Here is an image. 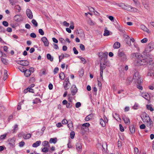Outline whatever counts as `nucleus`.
Instances as JSON below:
<instances>
[{"mask_svg": "<svg viewBox=\"0 0 154 154\" xmlns=\"http://www.w3.org/2000/svg\"><path fill=\"white\" fill-rule=\"evenodd\" d=\"M134 82L135 84L138 85H140L143 81L142 79L140 78V76L137 73H135L133 77Z\"/></svg>", "mask_w": 154, "mask_h": 154, "instance_id": "f257e3e1", "label": "nucleus"}, {"mask_svg": "<svg viewBox=\"0 0 154 154\" xmlns=\"http://www.w3.org/2000/svg\"><path fill=\"white\" fill-rule=\"evenodd\" d=\"M149 59L148 58H145L144 59H140L138 60L137 62L139 63L140 65H147L148 63V61Z\"/></svg>", "mask_w": 154, "mask_h": 154, "instance_id": "f03ea898", "label": "nucleus"}, {"mask_svg": "<svg viewBox=\"0 0 154 154\" xmlns=\"http://www.w3.org/2000/svg\"><path fill=\"white\" fill-rule=\"evenodd\" d=\"M16 62L22 66H27L29 64V62L26 60H22L17 61Z\"/></svg>", "mask_w": 154, "mask_h": 154, "instance_id": "7ed1b4c3", "label": "nucleus"}, {"mask_svg": "<svg viewBox=\"0 0 154 154\" xmlns=\"http://www.w3.org/2000/svg\"><path fill=\"white\" fill-rule=\"evenodd\" d=\"M145 119L146 122L148 124L149 126L150 127H151V125L152 124V122L151 120V119L148 114H146L145 116Z\"/></svg>", "mask_w": 154, "mask_h": 154, "instance_id": "20e7f679", "label": "nucleus"}, {"mask_svg": "<svg viewBox=\"0 0 154 154\" xmlns=\"http://www.w3.org/2000/svg\"><path fill=\"white\" fill-rule=\"evenodd\" d=\"M118 5L122 8L126 10L127 11H129L130 10V5H125V4L122 3L120 4H118Z\"/></svg>", "mask_w": 154, "mask_h": 154, "instance_id": "39448f33", "label": "nucleus"}, {"mask_svg": "<svg viewBox=\"0 0 154 154\" xmlns=\"http://www.w3.org/2000/svg\"><path fill=\"white\" fill-rule=\"evenodd\" d=\"M71 91L72 95L73 96L75 95L77 92L78 89L75 85H73L70 88Z\"/></svg>", "mask_w": 154, "mask_h": 154, "instance_id": "423d86ee", "label": "nucleus"}, {"mask_svg": "<svg viewBox=\"0 0 154 154\" xmlns=\"http://www.w3.org/2000/svg\"><path fill=\"white\" fill-rule=\"evenodd\" d=\"M131 56L132 58L140 59L143 58L141 55L137 53H133L131 54Z\"/></svg>", "mask_w": 154, "mask_h": 154, "instance_id": "0eeeda50", "label": "nucleus"}, {"mask_svg": "<svg viewBox=\"0 0 154 154\" xmlns=\"http://www.w3.org/2000/svg\"><path fill=\"white\" fill-rule=\"evenodd\" d=\"M14 20L17 22H20L23 20V18L21 15H16L14 18Z\"/></svg>", "mask_w": 154, "mask_h": 154, "instance_id": "6e6552de", "label": "nucleus"}, {"mask_svg": "<svg viewBox=\"0 0 154 154\" xmlns=\"http://www.w3.org/2000/svg\"><path fill=\"white\" fill-rule=\"evenodd\" d=\"M42 41L44 43L45 46L48 47L49 45V42L47 38L45 37H43L41 38Z\"/></svg>", "mask_w": 154, "mask_h": 154, "instance_id": "1a4fd4ad", "label": "nucleus"}, {"mask_svg": "<svg viewBox=\"0 0 154 154\" xmlns=\"http://www.w3.org/2000/svg\"><path fill=\"white\" fill-rule=\"evenodd\" d=\"M26 14L28 17L30 19L33 18V15L31 11L29 9H27L26 11Z\"/></svg>", "mask_w": 154, "mask_h": 154, "instance_id": "9d476101", "label": "nucleus"}, {"mask_svg": "<svg viewBox=\"0 0 154 154\" xmlns=\"http://www.w3.org/2000/svg\"><path fill=\"white\" fill-rule=\"evenodd\" d=\"M71 85L70 83L64 82L63 84V87L65 90H67L69 89Z\"/></svg>", "mask_w": 154, "mask_h": 154, "instance_id": "9b49d317", "label": "nucleus"}, {"mask_svg": "<svg viewBox=\"0 0 154 154\" xmlns=\"http://www.w3.org/2000/svg\"><path fill=\"white\" fill-rule=\"evenodd\" d=\"M94 117V114H90L87 116L85 118V120L86 121H88L89 120L92 119Z\"/></svg>", "mask_w": 154, "mask_h": 154, "instance_id": "f8f14e48", "label": "nucleus"}, {"mask_svg": "<svg viewBox=\"0 0 154 154\" xmlns=\"http://www.w3.org/2000/svg\"><path fill=\"white\" fill-rule=\"evenodd\" d=\"M41 141H37L33 144L32 146L34 147H36L39 146L41 144Z\"/></svg>", "mask_w": 154, "mask_h": 154, "instance_id": "ddd939ff", "label": "nucleus"}, {"mask_svg": "<svg viewBox=\"0 0 154 154\" xmlns=\"http://www.w3.org/2000/svg\"><path fill=\"white\" fill-rule=\"evenodd\" d=\"M147 65H148L150 68H153L154 67V63L150 59L149 60L148 63Z\"/></svg>", "mask_w": 154, "mask_h": 154, "instance_id": "4468645a", "label": "nucleus"}, {"mask_svg": "<svg viewBox=\"0 0 154 154\" xmlns=\"http://www.w3.org/2000/svg\"><path fill=\"white\" fill-rule=\"evenodd\" d=\"M140 28L144 31L146 32L147 33H149V29L147 28L145 26L143 25H141L140 26Z\"/></svg>", "mask_w": 154, "mask_h": 154, "instance_id": "2eb2a0df", "label": "nucleus"}, {"mask_svg": "<svg viewBox=\"0 0 154 154\" xmlns=\"http://www.w3.org/2000/svg\"><path fill=\"white\" fill-rule=\"evenodd\" d=\"M118 54L119 56L121 57L126 55L124 52L121 49H119V50Z\"/></svg>", "mask_w": 154, "mask_h": 154, "instance_id": "dca6fc26", "label": "nucleus"}, {"mask_svg": "<svg viewBox=\"0 0 154 154\" xmlns=\"http://www.w3.org/2000/svg\"><path fill=\"white\" fill-rule=\"evenodd\" d=\"M90 126V124L89 123H86L83 124L81 128V130H83L85 129L84 127L86 128L89 127Z\"/></svg>", "mask_w": 154, "mask_h": 154, "instance_id": "f3484780", "label": "nucleus"}, {"mask_svg": "<svg viewBox=\"0 0 154 154\" xmlns=\"http://www.w3.org/2000/svg\"><path fill=\"white\" fill-rule=\"evenodd\" d=\"M67 126L70 130L73 129V126L72 122L71 121H68Z\"/></svg>", "mask_w": 154, "mask_h": 154, "instance_id": "a211bd4d", "label": "nucleus"}, {"mask_svg": "<svg viewBox=\"0 0 154 154\" xmlns=\"http://www.w3.org/2000/svg\"><path fill=\"white\" fill-rule=\"evenodd\" d=\"M129 7H130V10L129 11H128L133 12H137L138 11V10L137 9L132 7L131 6H130Z\"/></svg>", "mask_w": 154, "mask_h": 154, "instance_id": "6ab92c4d", "label": "nucleus"}, {"mask_svg": "<svg viewBox=\"0 0 154 154\" xmlns=\"http://www.w3.org/2000/svg\"><path fill=\"white\" fill-rule=\"evenodd\" d=\"M129 129L130 132L132 134H133L135 132V129L134 125L130 126L129 127Z\"/></svg>", "mask_w": 154, "mask_h": 154, "instance_id": "aec40b11", "label": "nucleus"}, {"mask_svg": "<svg viewBox=\"0 0 154 154\" xmlns=\"http://www.w3.org/2000/svg\"><path fill=\"white\" fill-rule=\"evenodd\" d=\"M113 46L114 48H118L120 47V44L119 42H116L114 44Z\"/></svg>", "mask_w": 154, "mask_h": 154, "instance_id": "412c9836", "label": "nucleus"}, {"mask_svg": "<svg viewBox=\"0 0 154 154\" xmlns=\"http://www.w3.org/2000/svg\"><path fill=\"white\" fill-rule=\"evenodd\" d=\"M76 149L78 151H80V150H81L82 148V146L80 142H78L76 144Z\"/></svg>", "mask_w": 154, "mask_h": 154, "instance_id": "4be33fe9", "label": "nucleus"}, {"mask_svg": "<svg viewBox=\"0 0 154 154\" xmlns=\"http://www.w3.org/2000/svg\"><path fill=\"white\" fill-rule=\"evenodd\" d=\"M147 75L151 77H152L154 76V71L152 69L149 70V72L147 73Z\"/></svg>", "mask_w": 154, "mask_h": 154, "instance_id": "5701e85b", "label": "nucleus"}, {"mask_svg": "<svg viewBox=\"0 0 154 154\" xmlns=\"http://www.w3.org/2000/svg\"><path fill=\"white\" fill-rule=\"evenodd\" d=\"M57 141V138H51L49 140V142L51 143H55Z\"/></svg>", "mask_w": 154, "mask_h": 154, "instance_id": "b1692460", "label": "nucleus"}, {"mask_svg": "<svg viewBox=\"0 0 154 154\" xmlns=\"http://www.w3.org/2000/svg\"><path fill=\"white\" fill-rule=\"evenodd\" d=\"M123 119L126 124H129L130 122L129 119L127 117H125L123 118Z\"/></svg>", "mask_w": 154, "mask_h": 154, "instance_id": "393cba45", "label": "nucleus"}, {"mask_svg": "<svg viewBox=\"0 0 154 154\" xmlns=\"http://www.w3.org/2000/svg\"><path fill=\"white\" fill-rule=\"evenodd\" d=\"M153 43L151 42L149 43L148 45L147 48H149L150 49L149 50V51H151L153 49Z\"/></svg>", "mask_w": 154, "mask_h": 154, "instance_id": "a878e982", "label": "nucleus"}, {"mask_svg": "<svg viewBox=\"0 0 154 154\" xmlns=\"http://www.w3.org/2000/svg\"><path fill=\"white\" fill-rule=\"evenodd\" d=\"M105 64L103 63V65H102L101 63H100V72H103V70L106 68V67L105 66Z\"/></svg>", "mask_w": 154, "mask_h": 154, "instance_id": "bb28decb", "label": "nucleus"}, {"mask_svg": "<svg viewBox=\"0 0 154 154\" xmlns=\"http://www.w3.org/2000/svg\"><path fill=\"white\" fill-rule=\"evenodd\" d=\"M25 75L26 77L29 76L31 74V73L30 71H29L28 70H27L24 72Z\"/></svg>", "mask_w": 154, "mask_h": 154, "instance_id": "cd10ccee", "label": "nucleus"}, {"mask_svg": "<svg viewBox=\"0 0 154 154\" xmlns=\"http://www.w3.org/2000/svg\"><path fill=\"white\" fill-rule=\"evenodd\" d=\"M132 82V79L131 77H128L126 81V84L127 85H128L130 84Z\"/></svg>", "mask_w": 154, "mask_h": 154, "instance_id": "c85d7f7f", "label": "nucleus"}, {"mask_svg": "<svg viewBox=\"0 0 154 154\" xmlns=\"http://www.w3.org/2000/svg\"><path fill=\"white\" fill-rule=\"evenodd\" d=\"M47 58L48 59L50 60L51 61H52L53 60V57H51L50 54H47Z\"/></svg>", "mask_w": 154, "mask_h": 154, "instance_id": "c756f323", "label": "nucleus"}, {"mask_svg": "<svg viewBox=\"0 0 154 154\" xmlns=\"http://www.w3.org/2000/svg\"><path fill=\"white\" fill-rule=\"evenodd\" d=\"M142 95L143 97L146 100H148L149 97V95L148 93H142Z\"/></svg>", "mask_w": 154, "mask_h": 154, "instance_id": "7c9ffc66", "label": "nucleus"}, {"mask_svg": "<svg viewBox=\"0 0 154 154\" xmlns=\"http://www.w3.org/2000/svg\"><path fill=\"white\" fill-rule=\"evenodd\" d=\"M18 69L21 72H24L26 70V69L25 67L22 66H19Z\"/></svg>", "mask_w": 154, "mask_h": 154, "instance_id": "2f4dec72", "label": "nucleus"}, {"mask_svg": "<svg viewBox=\"0 0 154 154\" xmlns=\"http://www.w3.org/2000/svg\"><path fill=\"white\" fill-rule=\"evenodd\" d=\"M101 146L104 151L107 149V144L106 142L103 143Z\"/></svg>", "mask_w": 154, "mask_h": 154, "instance_id": "473e14b6", "label": "nucleus"}, {"mask_svg": "<svg viewBox=\"0 0 154 154\" xmlns=\"http://www.w3.org/2000/svg\"><path fill=\"white\" fill-rule=\"evenodd\" d=\"M105 122L102 119H100V123L103 127H105L106 125Z\"/></svg>", "mask_w": 154, "mask_h": 154, "instance_id": "72a5a7b5", "label": "nucleus"}, {"mask_svg": "<svg viewBox=\"0 0 154 154\" xmlns=\"http://www.w3.org/2000/svg\"><path fill=\"white\" fill-rule=\"evenodd\" d=\"M146 107L147 109L150 110L151 111H153L154 110V109L152 107L151 105H147Z\"/></svg>", "mask_w": 154, "mask_h": 154, "instance_id": "f704fd0d", "label": "nucleus"}, {"mask_svg": "<svg viewBox=\"0 0 154 154\" xmlns=\"http://www.w3.org/2000/svg\"><path fill=\"white\" fill-rule=\"evenodd\" d=\"M110 35V32L109 31L106 29H105L104 33L103 34V35L104 36H107Z\"/></svg>", "mask_w": 154, "mask_h": 154, "instance_id": "c9c22d12", "label": "nucleus"}, {"mask_svg": "<svg viewBox=\"0 0 154 154\" xmlns=\"http://www.w3.org/2000/svg\"><path fill=\"white\" fill-rule=\"evenodd\" d=\"M8 77V74H7V71L6 70H5L4 72V76L3 77V79L5 81V80Z\"/></svg>", "mask_w": 154, "mask_h": 154, "instance_id": "e433bc0d", "label": "nucleus"}, {"mask_svg": "<svg viewBox=\"0 0 154 154\" xmlns=\"http://www.w3.org/2000/svg\"><path fill=\"white\" fill-rule=\"evenodd\" d=\"M59 78L61 80H63L65 78V75L63 72H61L59 75Z\"/></svg>", "mask_w": 154, "mask_h": 154, "instance_id": "4c0bfd02", "label": "nucleus"}, {"mask_svg": "<svg viewBox=\"0 0 154 154\" xmlns=\"http://www.w3.org/2000/svg\"><path fill=\"white\" fill-rule=\"evenodd\" d=\"M31 22L35 26L37 27L38 26V23L35 19L32 20Z\"/></svg>", "mask_w": 154, "mask_h": 154, "instance_id": "58836bf2", "label": "nucleus"}, {"mask_svg": "<svg viewBox=\"0 0 154 154\" xmlns=\"http://www.w3.org/2000/svg\"><path fill=\"white\" fill-rule=\"evenodd\" d=\"M81 60L82 62L83 63L85 64L86 63V60L85 59H84V58L82 57L81 56H79L78 57Z\"/></svg>", "mask_w": 154, "mask_h": 154, "instance_id": "ea45409f", "label": "nucleus"}, {"mask_svg": "<svg viewBox=\"0 0 154 154\" xmlns=\"http://www.w3.org/2000/svg\"><path fill=\"white\" fill-rule=\"evenodd\" d=\"M31 137V134H28L25 135L23 137L25 139H27L30 138Z\"/></svg>", "mask_w": 154, "mask_h": 154, "instance_id": "a19ab883", "label": "nucleus"}, {"mask_svg": "<svg viewBox=\"0 0 154 154\" xmlns=\"http://www.w3.org/2000/svg\"><path fill=\"white\" fill-rule=\"evenodd\" d=\"M119 30L122 34H124L125 33V30L124 29H123L120 26H119Z\"/></svg>", "mask_w": 154, "mask_h": 154, "instance_id": "79ce46f5", "label": "nucleus"}, {"mask_svg": "<svg viewBox=\"0 0 154 154\" xmlns=\"http://www.w3.org/2000/svg\"><path fill=\"white\" fill-rule=\"evenodd\" d=\"M5 29L2 26H0V32L5 33Z\"/></svg>", "mask_w": 154, "mask_h": 154, "instance_id": "37998d69", "label": "nucleus"}, {"mask_svg": "<svg viewBox=\"0 0 154 154\" xmlns=\"http://www.w3.org/2000/svg\"><path fill=\"white\" fill-rule=\"evenodd\" d=\"M72 106V103H67L66 105V107L68 108H71Z\"/></svg>", "mask_w": 154, "mask_h": 154, "instance_id": "c03bdc74", "label": "nucleus"}, {"mask_svg": "<svg viewBox=\"0 0 154 154\" xmlns=\"http://www.w3.org/2000/svg\"><path fill=\"white\" fill-rule=\"evenodd\" d=\"M42 144L43 146H45L48 145V142L47 141H45L42 142Z\"/></svg>", "mask_w": 154, "mask_h": 154, "instance_id": "a18cd8bd", "label": "nucleus"}, {"mask_svg": "<svg viewBox=\"0 0 154 154\" xmlns=\"http://www.w3.org/2000/svg\"><path fill=\"white\" fill-rule=\"evenodd\" d=\"M18 129V125L17 124H15L14 125V128L13 130V133H15L16 131Z\"/></svg>", "mask_w": 154, "mask_h": 154, "instance_id": "49530a36", "label": "nucleus"}, {"mask_svg": "<svg viewBox=\"0 0 154 154\" xmlns=\"http://www.w3.org/2000/svg\"><path fill=\"white\" fill-rule=\"evenodd\" d=\"M48 149L47 147H44L42 149V151L44 152H47L48 151Z\"/></svg>", "mask_w": 154, "mask_h": 154, "instance_id": "de8ad7c7", "label": "nucleus"}, {"mask_svg": "<svg viewBox=\"0 0 154 154\" xmlns=\"http://www.w3.org/2000/svg\"><path fill=\"white\" fill-rule=\"evenodd\" d=\"M75 135V132L74 131H72L70 134V137L72 139L74 137Z\"/></svg>", "mask_w": 154, "mask_h": 154, "instance_id": "09e8293b", "label": "nucleus"}, {"mask_svg": "<svg viewBox=\"0 0 154 154\" xmlns=\"http://www.w3.org/2000/svg\"><path fill=\"white\" fill-rule=\"evenodd\" d=\"M7 134H5L2 135L0 136V140H4L5 139V137H6Z\"/></svg>", "mask_w": 154, "mask_h": 154, "instance_id": "8fccbe9b", "label": "nucleus"}, {"mask_svg": "<svg viewBox=\"0 0 154 154\" xmlns=\"http://www.w3.org/2000/svg\"><path fill=\"white\" fill-rule=\"evenodd\" d=\"M2 24L5 26L7 27L8 26V23L6 21H3L2 22Z\"/></svg>", "mask_w": 154, "mask_h": 154, "instance_id": "3c124183", "label": "nucleus"}, {"mask_svg": "<svg viewBox=\"0 0 154 154\" xmlns=\"http://www.w3.org/2000/svg\"><path fill=\"white\" fill-rule=\"evenodd\" d=\"M64 57V55L62 54L61 55L59 56V62H60L61 60L63 59Z\"/></svg>", "mask_w": 154, "mask_h": 154, "instance_id": "603ef678", "label": "nucleus"}, {"mask_svg": "<svg viewBox=\"0 0 154 154\" xmlns=\"http://www.w3.org/2000/svg\"><path fill=\"white\" fill-rule=\"evenodd\" d=\"M127 57L125 55L122 57V60L123 61H125L127 60Z\"/></svg>", "mask_w": 154, "mask_h": 154, "instance_id": "864d4df0", "label": "nucleus"}, {"mask_svg": "<svg viewBox=\"0 0 154 154\" xmlns=\"http://www.w3.org/2000/svg\"><path fill=\"white\" fill-rule=\"evenodd\" d=\"M39 33L41 35H43L44 34V33L43 30L42 29H39L38 30Z\"/></svg>", "mask_w": 154, "mask_h": 154, "instance_id": "5fc2aeb1", "label": "nucleus"}, {"mask_svg": "<svg viewBox=\"0 0 154 154\" xmlns=\"http://www.w3.org/2000/svg\"><path fill=\"white\" fill-rule=\"evenodd\" d=\"M80 48L82 51H84L85 50V47L84 45L82 44H81L80 45Z\"/></svg>", "mask_w": 154, "mask_h": 154, "instance_id": "6e6d98bb", "label": "nucleus"}, {"mask_svg": "<svg viewBox=\"0 0 154 154\" xmlns=\"http://www.w3.org/2000/svg\"><path fill=\"white\" fill-rule=\"evenodd\" d=\"M25 145V143L23 141H21L19 143V146L20 147L23 146Z\"/></svg>", "mask_w": 154, "mask_h": 154, "instance_id": "4d7b16f0", "label": "nucleus"}, {"mask_svg": "<svg viewBox=\"0 0 154 154\" xmlns=\"http://www.w3.org/2000/svg\"><path fill=\"white\" fill-rule=\"evenodd\" d=\"M148 40L146 38H145L141 40V42L142 43H146L147 42Z\"/></svg>", "mask_w": 154, "mask_h": 154, "instance_id": "13d9d810", "label": "nucleus"}, {"mask_svg": "<svg viewBox=\"0 0 154 154\" xmlns=\"http://www.w3.org/2000/svg\"><path fill=\"white\" fill-rule=\"evenodd\" d=\"M119 128L120 131L122 132H123L124 131V129L123 127L122 126L121 124H119Z\"/></svg>", "mask_w": 154, "mask_h": 154, "instance_id": "bf43d9fd", "label": "nucleus"}, {"mask_svg": "<svg viewBox=\"0 0 154 154\" xmlns=\"http://www.w3.org/2000/svg\"><path fill=\"white\" fill-rule=\"evenodd\" d=\"M30 36L32 38H35L36 36V34L33 32L31 33L30 34Z\"/></svg>", "mask_w": 154, "mask_h": 154, "instance_id": "052dcab7", "label": "nucleus"}, {"mask_svg": "<svg viewBox=\"0 0 154 154\" xmlns=\"http://www.w3.org/2000/svg\"><path fill=\"white\" fill-rule=\"evenodd\" d=\"M81 106V103L79 102H78L76 103L75 107L76 108H79Z\"/></svg>", "mask_w": 154, "mask_h": 154, "instance_id": "680f3d73", "label": "nucleus"}, {"mask_svg": "<svg viewBox=\"0 0 154 154\" xmlns=\"http://www.w3.org/2000/svg\"><path fill=\"white\" fill-rule=\"evenodd\" d=\"M73 51H74V52L75 54H77L78 53V51L76 50V48L75 47H74L73 48Z\"/></svg>", "mask_w": 154, "mask_h": 154, "instance_id": "e2e57ef3", "label": "nucleus"}, {"mask_svg": "<svg viewBox=\"0 0 154 154\" xmlns=\"http://www.w3.org/2000/svg\"><path fill=\"white\" fill-rule=\"evenodd\" d=\"M63 24L66 27L68 26L69 25V23H67L66 21H64L63 22Z\"/></svg>", "mask_w": 154, "mask_h": 154, "instance_id": "0e129e2a", "label": "nucleus"}, {"mask_svg": "<svg viewBox=\"0 0 154 154\" xmlns=\"http://www.w3.org/2000/svg\"><path fill=\"white\" fill-rule=\"evenodd\" d=\"M59 70V68L58 67H56L54 70V74H56Z\"/></svg>", "mask_w": 154, "mask_h": 154, "instance_id": "69168bd1", "label": "nucleus"}, {"mask_svg": "<svg viewBox=\"0 0 154 154\" xmlns=\"http://www.w3.org/2000/svg\"><path fill=\"white\" fill-rule=\"evenodd\" d=\"M62 123L63 124H66L68 123V122L66 119H64L62 121Z\"/></svg>", "mask_w": 154, "mask_h": 154, "instance_id": "338daca9", "label": "nucleus"}, {"mask_svg": "<svg viewBox=\"0 0 154 154\" xmlns=\"http://www.w3.org/2000/svg\"><path fill=\"white\" fill-rule=\"evenodd\" d=\"M109 19L112 22L114 21V18L112 16H110L108 17Z\"/></svg>", "mask_w": 154, "mask_h": 154, "instance_id": "774afa93", "label": "nucleus"}]
</instances>
